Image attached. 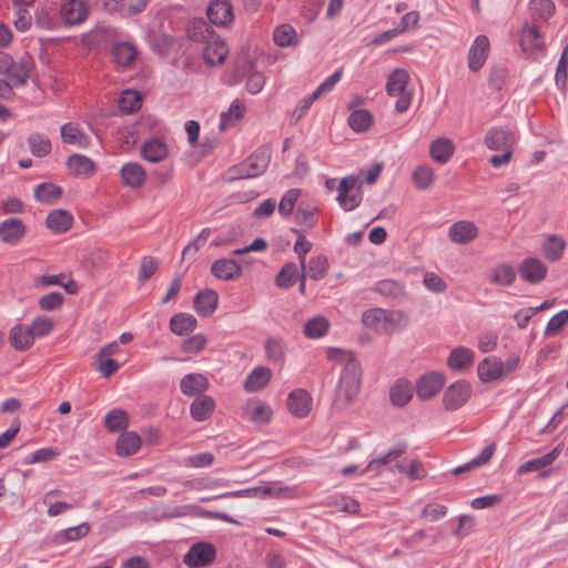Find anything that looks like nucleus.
I'll use <instances>...</instances> for the list:
<instances>
[{"instance_id": "1a4fd4ad", "label": "nucleus", "mask_w": 568, "mask_h": 568, "mask_svg": "<svg viewBox=\"0 0 568 568\" xmlns=\"http://www.w3.org/2000/svg\"><path fill=\"white\" fill-rule=\"evenodd\" d=\"M445 376L438 372H432L422 376L416 383L418 398L426 400L433 398L444 386Z\"/></svg>"}, {"instance_id": "c756f323", "label": "nucleus", "mask_w": 568, "mask_h": 568, "mask_svg": "<svg viewBox=\"0 0 568 568\" xmlns=\"http://www.w3.org/2000/svg\"><path fill=\"white\" fill-rule=\"evenodd\" d=\"M544 45L540 30L537 26L525 24L521 30L520 47L524 51L536 52Z\"/></svg>"}, {"instance_id": "0eeeda50", "label": "nucleus", "mask_w": 568, "mask_h": 568, "mask_svg": "<svg viewBox=\"0 0 568 568\" xmlns=\"http://www.w3.org/2000/svg\"><path fill=\"white\" fill-rule=\"evenodd\" d=\"M516 134L504 128H491L485 135V145L494 151L511 150L516 143Z\"/></svg>"}, {"instance_id": "393cba45", "label": "nucleus", "mask_w": 568, "mask_h": 568, "mask_svg": "<svg viewBox=\"0 0 568 568\" xmlns=\"http://www.w3.org/2000/svg\"><path fill=\"white\" fill-rule=\"evenodd\" d=\"M141 445L142 439L135 432H124L115 443V452L121 457H128L135 454Z\"/></svg>"}, {"instance_id": "c03bdc74", "label": "nucleus", "mask_w": 568, "mask_h": 568, "mask_svg": "<svg viewBox=\"0 0 568 568\" xmlns=\"http://www.w3.org/2000/svg\"><path fill=\"white\" fill-rule=\"evenodd\" d=\"M112 57L113 61L125 68L129 67L136 57V50L135 48L126 42H120L113 45L112 48Z\"/></svg>"}, {"instance_id": "7ed1b4c3", "label": "nucleus", "mask_w": 568, "mask_h": 568, "mask_svg": "<svg viewBox=\"0 0 568 568\" xmlns=\"http://www.w3.org/2000/svg\"><path fill=\"white\" fill-rule=\"evenodd\" d=\"M470 394L471 385L465 379H459L445 390L443 396L444 407L450 412L456 410L468 400Z\"/></svg>"}, {"instance_id": "8fccbe9b", "label": "nucleus", "mask_w": 568, "mask_h": 568, "mask_svg": "<svg viewBox=\"0 0 568 568\" xmlns=\"http://www.w3.org/2000/svg\"><path fill=\"white\" fill-rule=\"evenodd\" d=\"M28 78L29 70L27 64H24L23 62L16 63L13 61L6 73V81L9 83L11 88H19L24 85L27 83Z\"/></svg>"}, {"instance_id": "f8f14e48", "label": "nucleus", "mask_w": 568, "mask_h": 568, "mask_svg": "<svg viewBox=\"0 0 568 568\" xmlns=\"http://www.w3.org/2000/svg\"><path fill=\"white\" fill-rule=\"evenodd\" d=\"M272 158V148L270 144L258 146L253 154L247 156L245 165L254 178L262 175L270 165Z\"/></svg>"}, {"instance_id": "9b49d317", "label": "nucleus", "mask_w": 568, "mask_h": 568, "mask_svg": "<svg viewBox=\"0 0 568 568\" xmlns=\"http://www.w3.org/2000/svg\"><path fill=\"white\" fill-rule=\"evenodd\" d=\"M209 20L219 27H224L234 19L233 7L226 0H212L207 7Z\"/></svg>"}, {"instance_id": "2eb2a0df", "label": "nucleus", "mask_w": 568, "mask_h": 568, "mask_svg": "<svg viewBox=\"0 0 568 568\" xmlns=\"http://www.w3.org/2000/svg\"><path fill=\"white\" fill-rule=\"evenodd\" d=\"M448 236L453 243L468 244L478 236V227L470 221H458L450 225Z\"/></svg>"}, {"instance_id": "774afa93", "label": "nucleus", "mask_w": 568, "mask_h": 568, "mask_svg": "<svg viewBox=\"0 0 568 568\" xmlns=\"http://www.w3.org/2000/svg\"><path fill=\"white\" fill-rule=\"evenodd\" d=\"M567 67H568V43L565 45L561 55L559 58L557 70L555 74L556 84L559 88H564L567 83Z\"/></svg>"}, {"instance_id": "79ce46f5", "label": "nucleus", "mask_w": 568, "mask_h": 568, "mask_svg": "<svg viewBox=\"0 0 568 568\" xmlns=\"http://www.w3.org/2000/svg\"><path fill=\"white\" fill-rule=\"evenodd\" d=\"M566 247V242L561 236L550 235L542 244V254L550 261L556 262L561 258Z\"/></svg>"}, {"instance_id": "6ab92c4d", "label": "nucleus", "mask_w": 568, "mask_h": 568, "mask_svg": "<svg viewBox=\"0 0 568 568\" xmlns=\"http://www.w3.org/2000/svg\"><path fill=\"white\" fill-rule=\"evenodd\" d=\"M272 375V371L266 366L253 368L244 381V389L248 393L262 390L270 384Z\"/></svg>"}, {"instance_id": "f257e3e1", "label": "nucleus", "mask_w": 568, "mask_h": 568, "mask_svg": "<svg viewBox=\"0 0 568 568\" xmlns=\"http://www.w3.org/2000/svg\"><path fill=\"white\" fill-rule=\"evenodd\" d=\"M362 384V366L358 361H348L341 373L334 395L333 406L337 410L346 409L358 396Z\"/></svg>"}, {"instance_id": "e2e57ef3", "label": "nucleus", "mask_w": 568, "mask_h": 568, "mask_svg": "<svg viewBox=\"0 0 568 568\" xmlns=\"http://www.w3.org/2000/svg\"><path fill=\"white\" fill-rule=\"evenodd\" d=\"M300 195V189H290L286 191L280 201L278 213L284 217L290 216L293 213Z\"/></svg>"}, {"instance_id": "e433bc0d", "label": "nucleus", "mask_w": 568, "mask_h": 568, "mask_svg": "<svg viewBox=\"0 0 568 568\" xmlns=\"http://www.w3.org/2000/svg\"><path fill=\"white\" fill-rule=\"evenodd\" d=\"M286 348V343L281 336H272L264 342L266 358L271 363L282 364L285 359Z\"/></svg>"}, {"instance_id": "aec40b11", "label": "nucleus", "mask_w": 568, "mask_h": 568, "mask_svg": "<svg viewBox=\"0 0 568 568\" xmlns=\"http://www.w3.org/2000/svg\"><path fill=\"white\" fill-rule=\"evenodd\" d=\"M219 302V295L214 290L200 291L193 301V307L196 313L203 317L212 315Z\"/></svg>"}, {"instance_id": "f704fd0d", "label": "nucleus", "mask_w": 568, "mask_h": 568, "mask_svg": "<svg viewBox=\"0 0 568 568\" xmlns=\"http://www.w3.org/2000/svg\"><path fill=\"white\" fill-rule=\"evenodd\" d=\"M215 402L211 396H200L190 406V414L196 422L206 420L214 412Z\"/></svg>"}, {"instance_id": "37998d69", "label": "nucleus", "mask_w": 568, "mask_h": 568, "mask_svg": "<svg viewBox=\"0 0 568 568\" xmlns=\"http://www.w3.org/2000/svg\"><path fill=\"white\" fill-rule=\"evenodd\" d=\"M63 190L53 183H41L34 189V197L42 203L52 204L60 200Z\"/></svg>"}, {"instance_id": "6e6552de", "label": "nucleus", "mask_w": 568, "mask_h": 568, "mask_svg": "<svg viewBox=\"0 0 568 568\" xmlns=\"http://www.w3.org/2000/svg\"><path fill=\"white\" fill-rule=\"evenodd\" d=\"M490 43L486 36H477L468 51V68L473 72L479 71L489 54Z\"/></svg>"}, {"instance_id": "f03ea898", "label": "nucleus", "mask_w": 568, "mask_h": 568, "mask_svg": "<svg viewBox=\"0 0 568 568\" xmlns=\"http://www.w3.org/2000/svg\"><path fill=\"white\" fill-rule=\"evenodd\" d=\"M343 70H336L331 77H328L324 82H322L312 94L302 99L300 104L294 110L293 116H295L296 120L303 118L311 108V105L314 103V101H316L322 95L331 92L334 89L336 83L341 80Z\"/></svg>"}, {"instance_id": "bb28decb", "label": "nucleus", "mask_w": 568, "mask_h": 568, "mask_svg": "<svg viewBox=\"0 0 568 568\" xmlns=\"http://www.w3.org/2000/svg\"><path fill=\"white\" fill-rule=\"evenodd\" d=\"M45 223L53 233L61 234L72 226L73 216L67 210H54L48 214Z\"/></svg>"}, {"instance_id": "a18cd8bd", "label": "nucleus", "mask_w": 568, "mask_h": 568, "mask_svg": "<svg viewBox=\"0 0 568 568\" xmlns=\"http://www.w3.org/2000/svg\"><path fill=\"white\" fill-rule=\"evenodd\" d=\"M104 425L111 433L123 432L129 426V416L123 409L114 408L105 415Z\"/></svg>"}, {"instance_id": "09e8293b", "label": "nucleus", "mask_w": 568, "mask_h": 568, "mask_svg": "<svg viewBox=\"0 0 568 568\" xmlns=\"http://www.w3.org/2000/svg\"><path fill=\"white\" fill-rule=\"evenodd\" d=\"M528 10L532 20H548L554 16L556 6L551 0H530Z\"/></svg>"}, {"instance_id": "412c9836", "label": "nucleus", "mask_w": 568, "mask_h": 568, "mask_svg": "<svg viewBox=\"0 0 568 568\" xmlns=\"http://www.w3.org/2000/svg\"><path fill=\"white\" fill-rule=\"evenodd\" d=\"M474 359V352L470 348L460 346L450 352L447 358V366L454 372H465L473 365Z\"/></svg>"}, {"instance_id": "423d86ee", "label": "nucleus", "mask_w": 568, "mask_h": 568, "mask_svg": "<svg viewBox=\"0 0 568 568\" xmlns=\"http://www.w3.org/2000/svg\"><path fill=\"white\" fill-rule=\"evenodd\" d=\"M242 263L244 260L219 258L211 265V273L221 281H234L242 276Z\"/></svg>"}, {"instance_id": "a878e982", "label": "nucleus", "mask_w": 568, "mask_h": 568, "mask_svg": "<svg viewBox=\"0 0 568 568\" xmlns=\"http://www.w3.org/2000/svg\"><path fill=\"white\" fill-rule=\"evenodd\" d=\"M141 154L145 161L151 163H159L166 159L169 150L163 141L159 139H152L143 143L141 148Z\"/></svg>"}, {"instance_id": "49530a36", "label": "nucleus", "mask_w": 568, "mask_h": 568, "mask_svg": "<svg viewBox=\"0 0 568 568\" xmlns=\"http://www.w3.org/2000/svg\"><path fill=\"white\" fill-rule=\"evenodd\" d=\"M142 105V95L135 90H124L119 100L118 106L122 113L130 114L139 110Z\"/></svg>"}, {"instance_id": "6e6d98bb", "label": "nucleus", "mask_w": 568, "mask_h": 568, "mask_svg": "<svg viewBox=\"0 0 568 568\" xmlns=\"http://www.w3.org/2000/svg\"><path fill=\"white\" fill-rule=\"evenodd\" d=\"M298 275H300V273H298L297 265L293 262L286 263L283 265L281 271L277 273V275L275 277V284L280 288H290L295 284Z\"/></svg>"}, {"instance_id": "bf43d9fd", "label": "nucleus", "mask_w": 568, "mask_h": 568, "mask_svg": "<svg viewBox=\"0 0 568 568\" xmlns=\"http://www.w3.org/2000/svg\"><path fill=\"white\" fill-rule=\"evenodd\" d=\"M296 31L290 24H281L273 32V40L278 47L285 48L295 43Z\"/></svg>"}, {"instance_id": "4be33fe9", "label": "nucleus", "mask_w": 568, "mask_h": 568, "mask_svg": "<svg viewBox=\"0 0 568 568\" xmlns=\"http://www.w3.org/2000/svg\"><path fill=\"white\" fill-rule=\"evenodd\" d=\"M120 175L124 185L138 189L145 182V170L138 162H129L120 170Z\"/></svg>"}, {"instance_id": "9d476101", "label": "nucleus", "mask_w": 568, "mask_h": 568, "mask_svg": "<svg viewBox=\"0 0 568 568\" xmlns=\"http://www.w3.org/2000/svg\"><path fill=\"white\" fill-rule=\"evenodd\" d=\"M520 277L530 284L541 282L548 272L547 266L537 257H527L518 266Z\"/></svg>"}, {"instance_id": "13d9d810", "label": "nucleus", "mask_w": 568, "mask_h": 568, "mask_svg": "<svg viewBox=\"0 0 568 568\" xmlns=\"http://www.w3.org/2000/svg\"><path fill=\"white\" fill-rule=\"evenodd\" d=\"M435 179V172L429 165H419L413 172V181L417 189L427 190Z\"/></svg>"}, {"instance_id": "473e14b6", "label": "nucleus", "mask_w": 568, "mask_h": 568, "mask_svg": "<svg viewBox=\"0 0 568 568\" xmlns=\"http://www.w3.org/2000/svg\"><path fill=\"white\" fill-rule=\"evenodd\" d=\"M61 139L64 143L87 148L89 138L75 122H68L61 126Z\"/></svg>"}, {"instance_id": "39448f33", "label": "nucleus", "mask_w": 568, "mask_h": 568, "mask_svg": "<svg viewBox=\"0 0 568 568\" xmlns=\"http://www.w3.org/2000/svg\"><path fill=\"white\" fill-rule=\"evenodd\" d=\"M291 487L282 486L274 488L271 486H255L245 489L227 491L221 494L219 497H236V498H281L288 496Z\"/></svg>"}, {"instance_id": "338daca9", "label": "nucleus", "mask_w": 568, "mask_h": 568, "mask_svg": "<svg viewBox=\"0 0 568 568\" xmlns=\"http://www.w3.org/2000/svg\"><path fill=\"white\" fill-rule=\"evenodd\" d=\"M53 326H54V323L51 318L44 317V316H39L32 321V323L30 325V329L32 332L33 338L44 337V336L49 335V333L52 331Z\"/></svg>"}, {"instance_id": "5701e85b", "label": "nucleus", "mask_w": 568, "mask_h": 568, "mask_svg": "<svg viewBox=\"0 0 568 568\" xmlns=\"http://www.w3.org/2000/svg\"><path fill=\"white\" fill-rule=\"evenodd\" d=\"M68 169L78 178H89L97 170L95 163L82 154H72L67 160Z\"/></svg>"}, {"instance_id": "de8ad7c7", "label": "nucleus", "mask_w": 568, "mask_h": 568, "mask_svg": "<svg viewBox=\"0 0 568 568\" xmlns=\"http://www.w3.org/2000/svg\"><path fill=\"white\" fill-rule=\"evenodd\" d=\"M329 323L324 316H315L308 320L303 327V333L307 338H321L328 332Z\"/></svg>"}, {"instance_id": "0e129e2a", "label": "nucleus", "mask_w": 568, "mask_h": 568, "mask_svg": "<svg viewBox=\"0 0 568 568\" xmlns=\"http://www.w3.org/2000/svg\"><path fill=\"white\" fill-rule=\"evenodd\" d=\"M292 232L298 235L294 244V252L297 254L302 270H306V254L312 250L313 244L300 230L292 229Z\"/></svg>"}, {"instance_id": "f3484780", "label": "nucleus", "mask_w": 568, "mask_h": 568, "mask_svg": "<svg viewBox=\"0 0 568 568\" xmlns=\"http://www.w3.org/2000/svg\"><path fill=\"white\" fill-rule=\"evenodd\" d=\"M88 11L81 0H68L60 9V16L65 24H80L87 18Z\"/></svg>"}, {"instance_id": "7c9ffc66", "label": "nucleus", "mask_w": 568, "mask_h": 568, "mask_svg": "<svg viewBox=\"0 0 568 568\" xmlns=\"http://www.w3.org/2000/svg\"><path fill=\"white\" fill-rule=\"evenodd\" d=\"M9 341L13 348L17 351H27L33 344V335L29 327L21 324L13 326L9 334Z\"/></svg>"}, {"instance_id": "4d7b16f0", "label": "nucleus", "mask_w": 568, "mask_h": 568, "mask_svg": "<svg viewBox=\"0 0 568 568\" xmlns=\"http://www.w3.org/2000/svg\"><path fill=\"white\" fill-rule=\"evenodd\" d=\"M90 532V525L82 523L78 526L67 528L58 532L54 537V541L58 544H64L69 541H77L85 537Z\"/></svg>"}, {"instance_id": "2f4dec72", "label": "nucleus", "mask_w": 568, "mask_h": 568, "mask_svg": "<svg viewBox=\"0 0 568 568\" xmlns=\"http://www.w3.org/2000/svg\"><path fill=\"white\" fill-rule=\"evenodd\" d=\"M409 82V74L405 69H395L387 79L386 92L390 97L408 92L407 84Z\"/></svg>"}, {"instance_id": "cd10ccee", "label": "nucleus", "mask_w": 568, "mask_h": 568, "mask_svg": "<svg viewBox=\"0 0 568 568\" xmlns=\"http://www.w3.org/2000/svg\"><path fill=\"white\" fill-rule=\"evenodd\" d=\"M560 453H561V446L557 445L549 453H547V454H545V455H542V456H540L538 458L530 459V460L524 463L518 468L517 473L521 475V474H527V473H531V471L541 470L545 467H547L550 464H552L558 458Z\"/></svg>"}, {"instance_id": "ddd939ff", "label": "nucleus", "mask_w": 568, "mask_h": 568, "mask_svg": "<svg viewBox=\"0 0 568 568\" xmlns=\"http://www.w3.org/2000/svg\"><path fill=\"white\" fill-rule=\"evenodd\" d=\"M287 408L296 417L303 418L312 409V397L302 388L292 390L287 396Z\"/></svg>"}, {"instance_id": "4468645a", "label": "nucleus", "mask_w": 568, "mask_h": 568, "mask_svg": "<svg viewBox=\"0 0 568 568\" xmlns=\"http://www.w3.org/2000/svg\"><path fill=\"white\" fill-rule=\"evenodd\" d=\"M26 231L27 227L20 219L9 217L0 223V239L6 244H18Z\"/></svg>"}, {"instance_id": "69168bd1", "label": "nucleus", "mask_w": 568, "mask_h": 568, "mask_svg": "<svg viewBox=\"0 0 568 568\" xmlns=\"http://www.w3.org/2000/svg\"><path fill=\"white\" fill-rule=\"evenodd\" d=\"M508 77V69L505 65L498 64L490 68L488 74V84L495 91H500Z\"/></svg>"}, {"instance_id": "c9c22d12", "label": "nucleus", "mask_w": 568, "mask_h": 568, "mask_svg": "<svg viewBox=\"0 0 568 568\" xmlns=\"http://www.w3.org/2000/svg\"><path fill=\"white\" fill-rule=\"evenodd\" d=\"M229 53L227 45L224 41L214 39L212 41H206V47L204 49V60L211 64L216 65L224 62L226 55Z\"/></svg>"}, {"instance_id": "680f3d73", "label": "nucleus", "mask_w": 568, "mask_h": 568, "mask_svg": "<svg viewBox=\"0 0 568 568\" xmlns=\"http://www.w3.org/2000/svg\"><path fill=\"white\" fill-rule=\"evenodd\" d=\"M60 455V452L55 447H45L40 448L33 452L31 455L24 458V465L39 464V463H48L53 460Z\"/></svg>"}, {"instance_id": "dca6fc26", "label": "nucleus", "mask_w": 568, "mask_h": 568, "mask_svg": "<svg viewBox=\"0 0 568 568\" xmlns=\"http://www.w3.org/2000/svg\"><path fill=\"white\" fill-rule=\"evenodd\" d=\"M209 387V379L200 373L186 374L180 382V389L182 394L189 397H200V395L206 392Z\"/></svg>"}, {"instance_id": "5fc2aeb1", "label": "nucleus", "mask_w": 568, "mask_h": 568, "mask_svg": "<svg viewBox=\"0 0 568 568\" xmlns=\"http://www.w3.org/2000/svg\"><path fill=\"white\" fill-rule=\"evenodd\" d=\"M328 267V260L325 255L312 257L306 264V276L314 281L322 280L326 276Z\"/></svg>"}, {"instance_id": "a19ab883", "label": "nucleus", "mask_w": 568, "mask_h": 568, "mask_svg": "<svg viewBox=\"0 0 568 568\" xmlns=\"http://www.w3.org/2000/svg\"><path fill=\"white\" fill-rule=\"evenodd\" d=\"M196 318L187 313H179L171 317L170 328L176 335H186L193 332L196 327Z\"/></svg>"}, {"instance_id": "a211bd4d", "label": "nucleus", "mask_w": 568, "mask_h": 568, "mask_svg": "<svg viewBox=\"0 0 568 568\" xmlns=\"http://www.w3.org/2000/svg\"><path fill=\"white\" fill-rule=\"evenodd\" d=\"M477 374L483 383H490L504 376V364L497 357H486L479 362Z\"/></svg>"}, {"instance_id": "864d4df0", "label": "nucleus", "mask_w": 568, "mask_h": 568, "mask_svg": "<svg viewBox=\"0 0 568 568\" xmlns=\"http://www.w3.org/2000/svg\"><path fill=\"white\" fill-rule=\"evenodd\" d=\"M27 142L30 152L37 158H43L51 152V142L44 134L32 133Z\"/></svg>"}, {"instance_id": "b1692460", "label": "nucleus", "mask_w": 568, "mask_h": 568, "mask_svg": "<svg viewBox=\"0 0 568 568\" xmlns=\"http://www.w3.org/2000/svg\"><path fill=\"white\" fill-rule=\"evenodd\" d=\"M455 152V145L447 138H438L429 145V155L433 161L439 164H446Z\"/></svg>"}, {"instance_id": "603ef678", "label": "nucleus", "mask_w": 568, "mask_h": 568, "mask_svg": "<svg viewBox=\"0 0 568 568\" xmlns=\"http://www.w3.org/2000/svg\"><path fill=\"white\" fill-rule=\"evenodd\" d=\"M348 124L355 132H365L372 126L373 116L365 109L353 110L348 118Z\"/></svg>"}, {"instance_id": "58836bf2", "label": "nucleus", "mask_w": 568, "mask_h": 568, "mask_svg": "<svg viewBox=\"0 0 568 568\" xmlns=\"http://www.w3.org/2000/svg\"><path fill=\"white\" fill-rule=\"evenodd\" d=\"M406 450H407V444L405 442L396 443L394 445V447L392 449H389L386 454L372 459L368 463L367 467L361 471V474H364L368 470H375L383 465L389 464L390 462L397 459L403 454H405Z\"/></svg>"}, {"instance_id": "20e7f679", "label": "nucleus", "mask_w": 568, "mask_h": 568, "mask_svg": "<svg viewBox=\"0 0 568 568\" xmlns=\"http://www.w3.org/2000/svg\"><path fill=\"white\" fill-rule=\"evenodd\" d=\"M216 557L215 547L205 541L194 544L184 556V562L192 568L206 567Z\"/></svg>"}, {"instance_id": "052dcab7", "label": "nucleus", "mask_w": 568, "mask_h": 568, "mask_svg": "<svg viewBox=\"0 0 568 568\" xmlns=\"http://www.w3.org/2000/svg\"><path fill=\"white\" fill-rule=\"evenodd\" d=\"M407 323L408 317L403 311H386L385 326H387V334L404 329Z\"/></svg>"}, {"instance_id": "72a5a7b5", "label": "nucleus", "mask_w": 568, "mask_h": 568, "mask_svg": "<svg viewBox=\"0 0 568 568\" xmlns=\"http://www.w3.org/2000/svg\"><path fill=\"white\" fill-rule=\"evenodd\" d=\"M413 397V386L406 379H397L389 389V399L394 406L403 407Z\"/></svg>"}, {"instance_id": "3c124183", "label": "nucleus", "mask_w": 568, "mask_h": 568, "mask_svg": "<svg viewBox=\"0 0 568 568\" xmlns=\"http://www.w3.org/2000/svg\"><path fill=\"white\" fill-rule=\"evenodd\" d=\"M246 415L255 424H266L271 420L272 409L266 404L253 402L247 404Z\"/></svg>"}, {"instance_id": "c85d7f7f", "label": "nucleus", "mask_w": 568, "mask_h": 568, "mask_svg": "<svg viewBox=\"0 0 568 568\" xmlns=\"http://www.w3.org/2000/svg\"><path fill=\"white\" fill-rule=\"evenodd\" d=\"M517 273L514 266L501 263L493 267L488 274V281L499 286H510L516 280Z\"/></svg>"}, {"instance_id": "4c0bfd02", "label": "nucleus", "mask_w": 568, "mask_h": 568, "mask_svg": "<svg viewBox=\"0 0 568 568\" xmlns=\"http://www.w3.org/2000/svg\"><path fill=\"white\" fill-rule=\"evenodd\" d=\"M406 450H407V444L405 442L396 443L394 445V447L392 449H389L386 454L372 459L368 463L367 467L361 471V474H364L368 470H375L383 465L389 464L390 462L397 459L403 454H405Z\"/></svg>"}, {"instance_id": "ea45409f", "label": "nucleus", "mask_w": 568, "mask_h": 568, "mask_svg": "<svg viewBox=\"0 0 568 568\" xmlns=\"http://www.w3.org/2000/svg\"><path fill=\"white\" fill-rule=\"evenodd\" d=\"M386 310L371 308L363 313L362 323L364 326L372 328L378 333L387 334V326H385Z\"/></svg>"}]
</instances>
